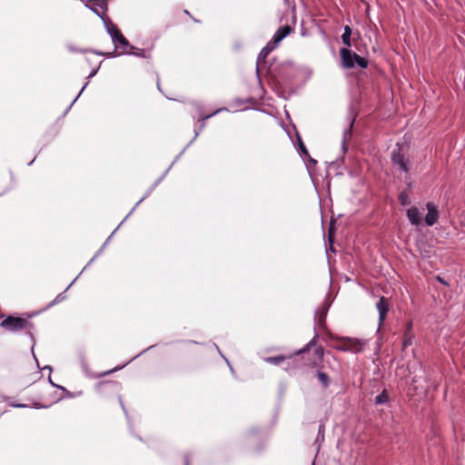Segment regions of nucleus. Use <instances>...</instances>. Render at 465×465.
Here are the masks:
<instances>
[{
  "instance_id": "nucleus-1",
  "label": "nucleus",
  "mask_w": 465,
  "mask_h": 465,
  "mask_svg": "<svg viewBox=\"0 0 465 465\" xmlns=\"http://www.w3.org/2000/svg\"><path fill=\"white\" fill-rule=\"evenodd\" d=\"M291 31H276L272 39L267 43V45L261 50L258 58H257V66L256 70L259 71L260 67H262L266 63V57L268 54L273 51L279 44L288 35Z\"/></svg>"
},
{
  "instance_id": "nucleus-2",
  "label": "nucleus",
  "mask_w": 465,
  "mask_h": 465,
  "mask_svg": "<svg viewBox=\"0 0 465 465\" xmlns=\"http://www.w3.org/2000/svg\"><path fill=\"white\" fill-rule=\"evenodd\" d=\"M108 35L115 46V49H120L118 54H131V50L135 49L131 45L128 40L122 35L121 31H107Z\"/></svg>"
},
{
  "instance_id": "nucleus-3",
  "label": "nucleus",
  "mask_w": 465,
  "mask_h": 465,
  "mask_svg": "<svg viewBox=\"0 0 465 465\" xmlns=\"http://www.w3.org/2000/svg\"><path fill=\"white\" fill-rule=\"evenodd\" d=\"M1 326L9 331L32 329V323L21 317L8 316L1 322Z\"/></svg>"
},
{
  "instance_id": "nucleus-4",
  "label": "nucleus",
  "mask_w": 465,
  "mask_h": 465,
  "mask_svg": "<svg viewBox=\"0 0 465 465\" xmlns=\"http://www.w3.org/2000/svg\"><path fill=\"white\" fill-rule=\"evenodd\" d=\"M366 345V342L358 339L343 338L341 341V344L337 346V349L341 351H350L358 353L361 351Z\"/></svg>"
},
{
  "instance_id": "nucleus-5",
  "label": "nucleus",
  "mask_w": 465,
  "mask_h": 465,
  "mask_svg": "<svg viewBox=\"0 0 465 465\" xmlns=\"http://www.w3.org/2000/svg\"><path fill=\"white\" fill-rule=\"evenodd\" d=\"M391 160L394 165L403 173L409 172V159L401 152V148L394 149L391 153Z\"/></svg>"
},
{
  "instance_id": "nucleus-6",
  "label": "nucleus",
  "mask_w": 465,
  "mask_h": 465,
  "mask_svg": "<svg viewBox=\"0 0 465 465\" xmlns=\"http://www.w3.org/2000/svg\"><path fill=\"white\" fill-rule=\"evenodd\" d=\"M428 213L425 217V223L428 226H432L436 223L439 218L437 206L433 203H427L426 204Z\"/></svg>"
},
{
  "instance_id": "nucleus-7",
  "label": "nucleus",
  "mask_w": 465,
  "mask_h": 465,
  "mask_svg": "<svg viewBox=\"0 0 465 465\" xmlns=\"http://www.w3.org/2000/svg\"><path fill=\"white\" fill-rule=\"evenodd\" d=\"M341 56L342 64L346 68H352L355 66V58L356 54L352 53L351 50L342 48L341 50Z\"/></svg>"
},
{
  "instance_id": "nucleus-8",
  "label": "nucleus",
  "mask_w": 465,
  "mask_h": 465,
  "mask_svg": "<svg viewBox=\"0 0 465 465\" xmlns=\"http://www.w3.org/2000/svg\"><path fill=\"white\" fill-rule=\"evenodd\" d=\"M376 308L379 312V322L380 325L384 322L387 312H389V301L385 297H381L376 304Z\"/></svg>"
},
{
  "instance_id": "nucleus-9",
  "label": "nucleus",
  "mask_w": 465,
  "mask_h": 465,
  "mask_svg": "<svg viewBox=\"0 0 465 465\" xmlns=\"http://www.w3.org/2000/svg\"><path fill=\"white\" fill-rule=\"evenodd\" d=\"M107 7V3L105 0L103 1H95L92 6H90V9L94 12L97 15H99L104 22V26L106 29H110L108 24L104 18V12Z\"/></svg>"
},
{
  "instance_id": "nucleus-10",
  "label": "nucleus",
  "mask_w": 465,
  "mask_h": 465,
  "mask_svg": "<svg viewBox=\"0 0 465 465\" xmlns=\"http://www.w3.org/2000/svg\"><path fill=\"white\" fill-rule=\"evenodd\" d=\"M407 217L410 221V223L413 225H420L422 221V213L420 212V210L413 206L408 209L407 211Z\"/></svg>"
},
{
  "instance_id": "nucleus-11",
  "label": "nucleus",
  "mask_w": 465,
  "mask_h": 465,
  "mask_svg": "<svg viewBox=\"0 0 465 465\" xmlns=\"http://www.w3.org/2000/svg\"><path fill=\"white\" fill-rule=\"evenodd\" d=\"M353 124H354V118L350 121L349 126L343 131L342 139H341V149H342L343 153H345L347 151V143H349L351 138V130H352Z\"/></svg>"
},
{
  "instance_id": "nucleus-12",
  "label": "nucleus",
  "mask_w": 465,
  "mask_h": 465,
  "mask_svg": "<svg viewBox=\"0 0 465 465\" xmlns=\"http://www.w3.org/2000/svg\"><path fill=\"white\" fill-rule=\"evenodd\" d=\"M331 302H329L328 300H326L322 310L316 312L315 319L318 322V324L320 326H323L325 323V318H326L328 310L331 306Z\"/></svg>"
},
{
  "instance_id": "nucleus-13",
  "label": "nucleus",
  "mask_w": 465,
  "mask_h": 465,
  "mask_svg": "<svg viewBox=\"0 0 465 465\" xmlns=\"http://www.w3.org/2000/svg\"><path fill=\"white\" fill-rule=\"evenodd\" d=\"M145 198L143 197L137 203L136 205L131 210V212L125 216V218L121 222V223L117 226V228L110 234V236L107 238L106 242L104 243L103 247L101 248V250L98 252V253L90 261V262H92L94 261V259L103 251V249L105 247V245L107 244V242L111 240V238L114 236V234L115 233V232L119 229V227L124 223V221L129 217V215L134 212V210L135 209V207L140 204V203Z\"/></svg>"
},
{
  "instance_id": "nucleus-14",
  "label": "nucleus",
  "mask_w": 465,
  "mask_h": 465,
  "mask_svg": "<svg viewBox=\"0 0 465 465\" xmlns=\"http://www.w3.org/2000/svg\"><path fill=\"white\" fill-rule=\"evenodd\" d=\"M318 336L315 335L302 349L296 351L295 355L302 354L307 351H309L312 347L316 345Z\"/></svg>"
},
{
  "instance_id": "nucleus-15",
  "label": "nucleus",
  "mask_w": 465,
  "mask_h": 465,
  "mask_svg": "<svg viewBox=\"0 0 465 465\" xmlns=\"http://www.w3.org/2000/svg\"><path fill=\"white\" fill-rule=\"evenodd\" d=\"M388 400H389V396H388L386 391H383L381 394L376 396L375 404H377V405L384 404L388 401Z\"/></svg>"
},
{
  "instance_id": "nucleus-16",
  "label": "nucleus",
  "mask_w": 465,
  "mask_h": 465,
  "mask_svg": "<svg viewBox=\"0 0 465 465\" xmlns=\"http://www.w3.org/2000/svg\"><path fill=\"white\" fill-rule=\"evenodd\" d=\"M399 202L401 205L411 204V199L407 192L403 191L399 194Z\"/></svg>"
},
{
  "instance_id": "nucleus-17",
  "label": "nucleus",
  "mask_w": 465,
  "mask_h": 465,
  "mask_svg": "<svg viewBox=\"0 0 465 465\" xmlns=\"http://www.w3.org/2000/svg\"><path fill=\"white\" fill-rule=\"evenodd\" d=\"M227 110L226 108H220L216 111H214L213 113L210 114H207L205 116H202L201 117V120H202V124H201V126H200V131L203 130L205 126V121L208 120L209 118L213 117V115L217 114L218 113L222 112V111H225Z\"/></svg>"
},
{
  "instance_id": "nucleus-18",
  "label": "nucleus",
  "mask_w": 465,
  "mask_h": 465,
  "mask_svg": "<svg viewBox=\"0 0 465 465\" xmlns=\"http://www.w3.org/2000/svg\"><path fill=\"white\" fill-rule=\"evenodd\" d=\"M317 377L324 388H327L329 386V377L326 373L318 371Z\"/></svg>"
},
{
  "instance_id": "nucleus-19",
  "label": "nucleus",
  "mask_w": 465,
  "mask_h": 465,
  "mask_svg": "<svg viewBox=\"0 0 465 465\" xmlns=\"http://www.w3.org/2000/svg\"><path fill=\"white\" fill-rule=\"evenodd\" d=\"M285 357L282 356V355H280V356H276V357H268V358H265L264 361L266 362H269V363H272V364H274V365H278L280 364L281 362H282L284 361Z\"/></svg>"
},
{
  "instance_id": "nucleus-20",
  "label": "nucleus",
  "mask_w": 465,
  "mask_h": 465,
  "mask_svg": "<svg viewBox=\"0 0 465 465\" xmlns=\"http://www.w3.org/2000/svg\"><path fill=\"white\" fill-rule=\"evenodd\" d=\"M352 31H344V33L341 35L342 42L344 45L351 46V36Z\"/></svg>"
},
{
  "instance_id": "nucleus-21",
  "label": "nucleus",
  "mask_w": 465,
  "mask_h": 465,
  "mask_svg": "<svg viewBox=\"0 0 465 465\" xmlns=\"http://www.w3.org/2000/svg\"><path fill=\"white\" fill-rule=\"evenodd\" d=\"M355 64H357L361 68H366L368 65V63L363 57H361L356 54Z\"/></svg>"
},
{
  "instance_id": "nucleus-22",
  "label": "nucleus",
  "mask_w": 465,
  "mask_h": 465,
  "mask_svg": "<svg viewBox=\"0 0 465 465\" xmlns=\"http://www.w3.org/2000/svg\"><path fill=\"white\" fill-rule=\"evenodd\" d=\"M80 51L83 52V53L92 52V53H94V54H96L98 55H101V56H107V57L114 56L111 53L106 54V53H104V52H94V51H92V50H89V49H82Z\"/></svg>"
},
{
  "instance_id": "nucleus-23",
  "label": "nucleus",
  "mask_w": 465,
  "mask_h": 465,
  "mask_svg": "<svg viewBox=\"0 0 465 465\" xmlns=\"http://www.w3.org/2000/svg\"><path fill=\"white\" fill-rule=\"evenodd\" d=\"M298 140H299V147H300L301 153L302 155L307 156L309 153H308V151H307L305 145L303 144V143L302 142V140L300 138Z\"/></svg>"
},
{
  "instance_id": "nucleus-24",
  "label": "nucleus",
  "mask_w": 465,
  "mask_h": 465,
  "mask_svg": "<svg viewBox=\"0 0 465 465\" xmlns=\"http://www.w3.org/2000/svg\"><path fill=\"white\" fill-rule=\"evenodd\" d=\"M134 54L135 56H141V57H144V53L143 50H140V49H134V50H131V54Z\"/></svg>"
},
{
  "instance_id": "nucleus-25",
  "label": "nucleus",
  "mask_w": 465,
  "mask_h": 465,
  "mask_svg": "<svg viewBox=\"0 0 465 465\" xmlns=\"http://www.w3.org/2000/svg\"><path fill=\"white\" fill-rule=\"evenodd\" d=\"M64 299H65L64 292H61V293H59V294L55 297V299L54 300V302H52V304H55V303H57V302H62V301H63V300H64Z\"/></svg>"
},
{
  "instance_id": "nucleus-26",
  "label": "nucleus",
  "mask_w": 465,
  "mask_h": 465,
  "mask_svg": "<svg viewBox=\"0 0 465 465\" xmlns=\"http://www.w3.org/2000/svg\"><path fill=\"white\" fill-rule=\"evenodd\" d=\"M411 344V338L405 336V338L403 340V347L406 348V347L410 346Z\"/></svg>"
},
{
  "instance_id": "nucleus-27",
  "label": "nucleus",
  "mask_w": 465,
  "mask_h": 465,
  "mask_svg": "<svg viewBox=\"0 0 465 465\" xmlns=\"http://www.w3.org/2000/svg\"><path fill=\"white\" fill-rule=\"evenodd\" d=\"M101 64H102V62H100V63H99V65H98V67H97V68H94V69H93V70L91 71V73H90V74H89V75H88V79L92 78L93 76H94V75L97 74L98 69H99V67H100Z\"/></svg>"
},
{
  "instance_id": "nucleus-28",
  "label": "nucleus",
  "mask_w": 465,
  "mask_h": 465,
  "mask_svg": "<svg viewBox=\"0 0 465 465\" xmlns=\"http://www.w3.org/2000/svg\"><path fill=\"white\" fill-rule=\"evenodd\" d=\"M315 354L319 359H322L323 357V350L322 348H317L315 350Z\"/></svg>"
},
{
  "instance_id": "nucleus-29",
  "label": "nucleus",
  "mask_w": 465,
  "mask_h": 465,
  "mask_svg": "<svg viewBox=\"0 0 465 465\" xmlns=\"http://www.w3.org/2000/svg\"><path fill=\"white\" fill-rule=\"evenodd\" d=\"M11 406H13L15 408H27L28 407V405L22 404V403H12Z\"/></svg>"
},
{
  "instance_id": "nucleus-30",
  "label": "nucleus",
  "mask_w": 465,
  "mask_h": 465,
  "mask_svg": "<svg viewBox=\"0 0 465 465\" xmlns=\"http://www.w3.org/2000/svg\"><path fill=\"white\" fill-rule=\"evenodd\" d=\"M88 84V82L83 86V88L81 89V91L79 92L78 95L75 97L74 101H76L78 99V97L81 95V94L84 92V90L85 89V87L87 86Z\"/></svg>"
},
{
  "instance_id": "nucleus-31",
  "label": "nucleus",
  "mask_w": 465,
  "mask_h": 465,
  "mask_svg": "<svg viewBox=\"0 0 465 465\" xmlns=\"http://www.w3.org/2000/svg\"><path fill=\"white\" fill-rule=\"evenodd\" d=\"M48 380H49V382H50V384H51L52 386H54V387H57V388H60V389H64L63 387H60V386L56 385L55 383H54V381L51 380V376H50V375H49V377H48Z\"/></svg>"
},
{
  "instance_id": "nucleus-32",
  "label": "nucleus",
  "mask_w": 465,
  "mask_h": 465,
  "mask_svg": "<svg viewBox=\"0 0 465 465\" xmlns=\"http://www.w3.org/2000/svg\"><path fill=\"white\" fill-rule=\"evenodd\" d=\"M123 367H124V366L119 367V368H114V369H113V370H110V371H106V372L104 373V375H105V374L113 373L114 371H117V370H120V369H122Z\"/></svg>"
},
{
  "instance_id": "nucleus-33",
  "label": "nucleus",
  "mask_w": 465,
  "mask_h": 465,
  "mask_svg": "<svg viewBox=\"0 0 465 465\" xmlns=\"http://www.w3.org/2000/svg\"><path fill=\"white\" fill-rule=\"evenodd\" d=\"M437 280L444 285H448V283L440 276H437Z\"/></svg>"
},
{
  "instance_id": "nucleus-34",
  "label": "nucleus",
  "mask_w": 465,
  "mask_h": 465,
  "mask_svg": "<svg viewBox=\"0 0 465 465\" xmlns=\"http://www.w3.org/2000/svg\"><path fill=\"white\" fill-rule=\"evenodd\" d=\"M279 29L287 30V29H291V26L290 25H283V26L280 27Z\"/></svg>"
},
{
  "instance_id": "nucleus-35",
  "label": "nucleus",
  "mask_w": 465,
  "mask_h": 465,
  "mask_svg": "<svg viewBox=\"0 0 465 465\" xmlns=\"http://www.w3.org/2000/svg\"><path fill=\"white\" fill-rule=\"evenodd\" d=\"M44 370H48V371H49V372H51V371H52V368H51L50 366H48V365L45 366V367H44Z\"/></svg>"
},
{
  "instance_id": "nucleus-36",
  "label": "nucleus",
  "mask_w": 465,
  "mask_h": 465,
  "mask_svg": "<svg viewBox=\"0 0 465 465\" xmlns=\"http://www.w3.org/2000/svg\"><path fill=\"white\" fill-rule=\"evenodd\" d=\"M77 278H75L74 281H72V282L69 284V286L66 288V290H68L74 283V282L76 281Z\"/></svg>"
},
{
  "instance_id": "nucleus-37",
  "label": "nucleus",
  "mask_w": 465,
  "mask_h": 465,
  "mask_svg": "<svg viewBox=\"0 0 465 465\" xmlns=\"http://www.w3.org/2000/svg\"><path fill=\"white\" fill-rule=\"evenodd\" d=\"M218 352L223 359H226L225 356L222 353L221 350H218Z\"/></svg>"
},
{
  "instance_id": "nucleus-38",
  "label": "nucleus",
  "mask_w": 465,
  "mask_h": 465,
  "mask_svg": "<svg viewBox=\"0 0 465 465\" xmlns=\"http://www.w3.org/2000/svg\"><path fill=\"white\" fill-rule=\"evenodd\" d=\"M218 352L223 359H226L225 356L222 353L221 350H218Z\"/></svg>"
},
{
  "instance_id": "nucleus-39",
  "label": "nucleus",
  "mask_w": 465,
  "mask_h": 465,
  "mask_svg": "<svg viewBox=\"0 0 465 465\" xmlns=\"http://www.w3.org/2000/svg\"><path fill=\"white\" fill-rule=\"evenodd\" d=\"M218 352L223 359H226L225 356L222 353L221 350H218Z\"/></svg>"
},
{
  "instance_id": "nucleus-40",
  "label": "nucleus",
  "mask_w": 465,
  "mask_h": 465,
  "mask_svg": "<svg viewBox=\"0 0 465 465\" xmlns=\"http://www.w3.org/2000/svg\"><path fill=\"white\" fill-rule=\"evenodd\" d=\"M218 352L223 359H226L225 356L222 353L221 350H218Z\"/></svg>"
},
{
  "instance_id": "nucleus-41",
  "label": "nucleus",
  "mask_w": 465,
  "mask_h": 465,
  "mask_svg": "<svg viewBox=\"0 0 465 465\" xmlns=\"http://www.w3.org/2000/svg\"><path fill=\"white\" fill-rule=\"evenodd\" d=\"M218 352L223 359H226L225 356L222 353L221 350H218Z\"/></svg>"
},
{
  "instance_id": "nucleus-42",
  "label": "nucleus",
  "mask_w": 465,
  "mask_h": 465,
  "mask_svg": "<svg viewBox=\"0 0 465 465\" xmlns=\"http://www.w3.org/2000/svg\"><path fill=\"white\" fill-rule=\"evenodd\" d=\"M218 352L223 359H226L225 356L222 353L221 350H218Z\"/></svg>"
},
{
  "instance_id": "nucleus-43",
  "label": "nucleus",
  "mask_w": 465,
  "mask_h": 465,
  "mask_svg": "<svg viewBox=\"0 0 465 465\" xmlns=\"http://www.w3.org/2000/svg\"><path fill=\"white\" fill-rule=\"evenodd\" d=\"M307 35H308L307 31H302V36H307Z\"/></svg>"
},
{
  "instance_id": "nucleus-44",
  "label": "nucleus",
  "mask_w": 465,
  "mask_h": 465,
  "mask_svg": "<svg viewBox=\"0 0 465 465\" xmlns=\"http://www.w3.org/2000/svg\"><path fill=\"white\" fill-rule=\"evenodd\" d=\"M225 361H226V363L229 365V367H230L231 371H233V370H232V366H231V365H230V363H229V361H228L227 359H225Z\"/></svg>"
},
{
  "instance_id": "nucleus-45",
  "label": "nucleus",
  "mask_w": 465,
  "mask_h": 465,
  "mask_svg": "<svg viewBox=\"0 0 465 465\" xmlns=\"http://www.w3.org/2000/svg\"><path fill=\"white\" fill-rule=\"evenodd\" d=\"M344 29H345V30H348V29H351V28H350V26H349V25H345V26H344Z\"/></svg>"
},
{
  "instance_id": "nucleus-46",
  "label": "nucleus",
  "mask_w": 465,
  "mask_h": 465,
  "mask_svg": "<svg viewBox=\"0 0 465 465\" xmlns=\"http://www.w3.org/2000/svg\"><path fill=\"white\" fill-rule=\"evenodd\" d=\"M198 134H199V131H196V132H195L194 138H196Z\"/></svg>"
},
{
  "instance_id": "nucleus-47",
  "label": "nucleus",
  "mask_w": 465,
  "mask_h": 465,
  "mask_svg": "<svg viewBox=\"0 0 465 465\" xmlns=\"http://www.w3.org/2000/svg\"><path fill=\"white\" fill-rule=\"evenodd\" d=\"M322 429V426H320V428H319V433H321Z\"/></svg>"
},
{
  "instance_id": "nucleus-48",
  "label": "nucleus",
  "mask_w": 465,
  "mask_h": 465,
  "mask_svg": "<svg viewBox=\"0 0 465 465\" xmlns=\"http://www.w3.org/2000/svg\"><path fill=\"white\" fill-rule=\"evenodd\" d=\"M311 162H312L313 163H316V161L313 159H311Z\"/></svg>"
},
{
  "instance_id": "nucleus-49",
  "label": "nucleus",
  "mask_w": 465,
  "mask_h": 465,
  "mask_svg": "<svg viewBox=\"0 0 465 465\" xmlns=\"http://www.w3.org/2000/svg\"><path fill=\"white\" fill-rule=\"evenodd\" d=\"M311 162H312L313 163H316V161L313 159H311Z\"/></svg>"
},
{
  "instance_id": "nucleus-50",
  "label": "nucleus",
  "mask_w": 465,
  "mask_h": 465,
  "mask_svg": "<svg viewBox=\"0 0 465 465\" xmlns=\"http://www.w3.org/2000/svg\"><path fill=\"white\" fill-rule=\"evenodd\" d=\"M311 162H312L313 163H316V161L313 159H311Z\"/></svg>"
},
{
  "instance_id": "nucleus-51",
  "label": "nucleus",
  "mask_w": 465,
  "mask_h": 465,
  "mask_svg": "<svg viewBox=\"0 0 465 465\" xmlns=\"http://www.w3.org/2000/svg\"><path fill=\"white\" fill-rule=\"evenodd\" d=\"M33 357H34V359H36V356H35V354H33ZM35 361H37V360H35Z\"/></svg>"
},
{
  "instance_id": "nucleus-52",
  "label": "nucleus",
  "mask_w": 465,
  "mask_h": 465,
  "mask_svg": "<svg viewBox=\"0 0 465 465\" xmlns=\"http://www.w3.org/2000/svg\"><path fill=\"white\" fill-rule=\"evenodd\" d=\"M33 357H34V359H36V356H35V354H33ZM35 361H37V360H35Z\"/></svg>"
},
{
  "instance_id": "nucleus-53",
  "label": "nucleus",
  "mask_w": 465,
  "mask_h": 465,
  "mask_svg": "<svg viewBox=\"0 0 465 465\" xmlns=\"http://www.w3.org/2000/svg\"><path fill=\"white\" fill-rule=\"evenodd\" d=\"M185 465H189V464H188V461H186Z\"/></svg>"
}]
</instances>
